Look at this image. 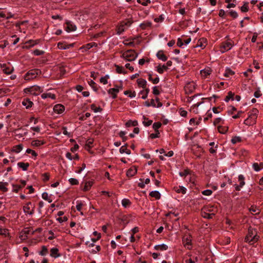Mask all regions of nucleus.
Wrapping results in <instances>:
<instances>
[{"label":"nucleus","mask_w":263,"mask_h":263,"mask_svg":"<svg viewBox=\"0 0 263 263\" xmlns=\"http://www.w3.org/2000/svg\"><path fill=\"white\" fill-rule=\"evenodd\" d=\"M161 125L160 122H155L153 125V128L155 132H159L158 129L161 127Z\"/></svg>","instance_id":"37998d69"},{"label":"nucleus","mask_w":263,"mask_h":263,"mask_svg":"<svg viewBox=\"0 0 263 263\" xmlns=\"http://www.w3.org/2000/svg\"><path fill=\"white\" fill-rule=\"evenodd\" d=\"M182 241L184 244V246L192 245V240L190 236H184L182 239Z\"/></svg>","instance_id":"2eb2a0df"},{"label":"nucleus","mask_w":263,"mask_h":263,"mask_svg":"<svg viewBox=\"0 0 263 263\" xmlns=\"http://www.w3.org/2000/svg\"><path fill=\"white\" fill-rule=\"evenodd\" d=\"M202 194L205 196H210L212 194V191L211 190H205L202 192Z\"/></svg>","instance_id":"052dcab7"},{"label":"nucleus","mask_w":263,"mask_h":263,"mask_svg":"<svg viewBox=\"0 0 263 263\" xmlns=\"http://www.w3.org/2000/svg\"><path fill=\"white\" fill-rule=\"evenodd\" d=\"M240 9L242 12H246L248 11L249 8L248 6V3H245L241 7Z\"/></svg>","instance_id":"3c124183"},{"label":"nucleus","mask_w":263,"mask_h":263,"mask_svg":"<svg viewBox=\"0 0 263 263\" xmlns=\"http://www.w3.org/2000/svg\"><path fill=\"white\" fill-rule=\"evenodd\" d=\"M127 144H125L124 146H122L120 148V152L121 154L126 153L127 155H129L130 154V151L127 148Z\"/></svg>","instance_id":"412c9836"},{"label":"nucleus","mask_w":263,"mask_h":263,"mask_svg":"<svg viewBox=\"0 0 263 263\" xmlns=\"http://www.w3.org/2000/svg\"><path fill=\"white\" fill-rule=\"evenodd\" d=\"M22 104L26 106V108H29L32 107L33 103L29 99L26 98L24 99L22 102Z\"/></svg>","instance_id":"ddd939ff"},{"label":"nucleus","mask_w":263,"mask_h":263,"mask_svg":"<svg viewBox=\"0 0 263 263\" xmlns=\"http://www.w3.org/2000/svg\"><path fill=\"white\" fill-rule=\"evenodd\" d=\"M138 54L134 50H127L122 54V57L128 61H133L137 58Z\"/></svg>","instance_id":"7ed1b4c3"},{"label":"nucleus","mask_w":263,"mask_h":263,"mask_svg":"<svg viewBox=\"0 0 263 263\" xmlns=\"http://www.w3.org/2000/svg\"><path fill=\"white\" fill-rule=\"evenodd\" d=\"M205 42L206 39L204 38H201L200 40H198V43L197 45L194 47V48H196L197 47H200L202 48H204L205 47Z\"/></svg>","instance_id":"4468645a"},{"label":"nucleus","mask_w":263,"mask_h":263,"mask_svg":"<svg viewBox=\"0 0 263 263\" xmlns=\"http://www.w3.org/2000/svg\"><path fill=\"white\" fill-rule=\"evenodd\" d=\"M59 71L60 72V74L61 76H63L66 73V69L65 67L64 66H61L59 67Z\"/></svg>","instance_id":"0e129e2a"},{"label":"nucleus","mask_w":263,"mask_h":263,"mask_svg":"<svg viewBox=\"0 0 263 263\" xmlns=\"http://www.w3.org/2000/svg\"><path fill=\"white\" fill-rule=\"evenodd\" d=\"M26 152L28 154H31L32 156L34 157H36L37 155V153L34 151L30 148L27 149Z\"/></svg>","instance_id":"4d7b16f0"},{"label":"nucleus","mask_w":263,"mask_h":263,"mask_svg":"<svg viewBox=\"0 0 263 263\" xmlns=\"http://www.w3.org/2000/svg\"><path fill=\"white\" fill-rule=\"evenodd\" d=\"M93 142V140L92 139H89L86 141V145L89 147H91Z\"/></svg>","instance_id":"69168bd1"},{"label":"nucleus","mask_w":263,"mask_h":263,"mask_svg":"<svg viewBox=\"0 0 263 263\" xmlns=\"http://www.w3.org/2000/svg\"><path fill=\"white\" fill-rule=\"evenodd\" d=\"M22 188L21 185H13V192L17 193L20 189Z\"/></svg>","instance_id":"bf43d9fd"},{"label":"nucleus","mask_w":263,"mask_h":263,"mask_svg":"<svg viewBox=\"0 0 263 263\" xmlns=\"http://www.w3.org/2000/svg\"><path fill=\"white\" fill-rule=\"evenodd\" d=\"M58 249L57 248H53L51 249L50 256L57 258L60 256V254L58 253Z\"/></svg>","instance_id":"dca6fc26"},{"label":"nucleus","mask_w":263,"mask_h":263,"mask_svg":"<svg viewBox=\"0 0 263 263\" xmlns=\"http://www.w3.org/2000/svg\"><path fill=\"white\" fill-rule=\"evenodd\" d=\"M258 238L256 230L250 227L248 229V233L246 236L245 240L246 242H248L250 245H252L258 240Z\"/></svg>","instance_id":"f257e3e1"},{"label":"nucleus","mask_w":263,"mask_h":263,"mask_svg":"<svg viewBox=\"0 0 263 263\" xmlns=\"http://www.w3.org/2000/svg\"><path fill=\"white\" fill-rule=\"evenodd\" d=\"M232 44L229 42H223L221 44V52H224L231 49L232 47Z\"/></svg>","instance_id":"0eeeda50"},{"label":"nucleus","mask_w":263,"mask_h":263,"mask_svg":"<svg viewBox=\"0 0 263 263\" xmlns=\"http://www.w3.org/2000/svg\"><path fill=\"white\" fill-rule=\"evenodd\" d=\"M44 144V142L39 140H33L31 142V145L33 146H39Z\"/></svg>","instance_id":"7c9ffc66"},{"label":"nucleus","mask_w":263,"mask_h":263,"mask_svg":"<svg viewBox=\"0 0 263 263\" xmlns=\"http://www.w3.org/2000/svg\"><path fill=\"white\" fill-rule=\"evenodd\" d=\"M56 236L54 235V233L52 231H48V238L50 240L53 239Z\"/></svg>","instance_id":"6e6d98bb"},{"label":"nucleus","mask_w":263,"mask_h":263,"mask_svg":"<svg viewBox=\"0 0 263 263\" xmlns=\"http://www.w3.org/2000/svg\"><path fill=\"white\" fill-rule=\"evenodd\" d=\"M177 193H181L184 194L186 193V188L183 186H180L179 189L176 190Z\"/></svg>","instance_id":"5fc2aeb1"},{"label":"nucleus","mask_w":263,"mask_h":263,"mask_svg":"<svg viewBox=\"0 0 263 263\" xmlns=\"http://www.w3.org/2000/svg\"><path fill=\"white\" fill-rule=\"evenodd\" d=\"M253 167L256 172H258L261 170L259 164L257 163H254L253 164Z\"/></svg>","instance_id":"13d9d810"},{"label":"nucleus","mask_w":263,"mask_h":263,"mask_svg":"<svg viewBox=\"0 0 263 263\" xmlns=\"http://www.w3.org/2000/svg\"><path fill=\"white\" fill-rule=\"evenodd\" d=\"M17 165L24 171H27L29 166V164L28 163H24L23 162L17 163Z\"/></svg>","instance_id":"f3484780"},{"label":"nucleus","mask_w":263,"mask_h":263,"mask_svg":"<svg viewBox=\"0 0 263 263\" xmlns=\"http://www.w3.org/2000/svg\"><path fill=\"white\" fill-rule=\"evenodd\" d=\"M23 234H26L27 236L28 235H32L34 233V231L29 228H26L22 231Z\"/></svg>","instance_id":"6ab92c4d"},{"label":"nucleus","mask_w":263,"mask_h":263,"mask_svg":"<svg viewBox=\"0 0 263 263\" xmlns=\"http://www.w3.org/2000/svg\"><path fill=\"white\" fill-rule=\"evenodd\" d=\"M65 109V107L62 104H57L53 107V110L58 114L62 113Z\"/></svg>","instance_id":"9d476101"},{"label":"nucleus","mask_w":263,"mask_h":263,"mask_svg":"<svg viewBox=\"0 0 263 263\" xmlns=\"http://www.w3.org/2000/svg\"><path fill=\"white\" fill-rule=\"evenodd\" d=\"M137 169L136 168H130L129 170H128L126 175L128 177H132L134 176L136 173H137Z\"/></svg>","instance_id":"4be33fe9"},{"label":"nucleus","mask_w":263,"mask_h":263,"mask_svg":"<svg viewBox=\"0 0 263 263\" xmlns=\"http://www.w3.org/2000/svg\"><path fill=\"white\" fill-rule=\"evenodd\" d=\"M8 183L7 182H0V190H2L4 192H6L8 191V189L6 187V186L8 185Z\"/></svg>","instance_id":"c9c22d12"},{"label":"nucleus","mask_w":263,"mask_h":263,"mask_svg":"<svg viewBox=\"0 0 263 263\" xmlns=\"http://www.w3.org/2000/svg\"><path fill=\"white\" fill-rule=\"evenodd\" d=\"M0 66L2 67H3L4 68L3 69V71L6 73V74H10L12 72V68H8V67H7V68H5V66H6V64H0Z\"/></svg>","instance_id":"c756f323"},{"label":"nucleus","mask_w":263,"mask_h":263,"mask_svg":"<svg viewBox=\"0 0 263 263\" xmlns=\"http://www.w3.org/2000/svg\"><path fill=\"white\" fill-rule=\"evenodd\" d=\"M153 93L155 95H158L160 93L159 90L158 89L157 86H154L153 88Z\"/></svg>","instance_id":"338daca9"},{"label":"nucleus","mask_w":263,"mask_h":263,"mask_svg":"<svg viewBox=\"0 0 263 263\" xmlns=\"http://www.w3.org/2000/svg\"><path fill=\"white\" fill-rule=\"evenodd\" d=\"M119 90L118 88H112L108 90V93L112 96L113 99L117 98V93H118Z\"/></svg>","instance_id":"f8f14e48"},{"label":"nucleus","mask_w":263,"mask_h":263,"mask_svg":"<svg viewBox=\"0 0 263 263\" xmlns=\"http://www.w3.org/2000/svg\"><path fill=\"white\" fill-rule=\"evenodd\" d=\"M148 80L152 81L154 84H157L159 81V78L157 77L156 78H152V75L148 74Z\"/></svg>","instance_id":"79ce46f5"},{"label":"nucleus","mask_w":263,"mask_h":263,"mask_svg":"<svg viewBox=\"0 0 263 263\" xmlns=\"http://www.w3.org/2000/svg\"><path fill=\"white\" fill-rule=\"evenodd\" d=\"M203 103V102H198L197 103H195L194 104L192 107H191V110L193 112H195L196 114H197L198 113V110H197V107L200 105L202 103Z\"/></svg>","instance_id":"bb28decb"},{"label":"nucleus","mask_w":263,"mask_h":263,"mask_svg":"<svg viewBox=\"0 0 263 263\" xmlns=\"http://www.w3.org/2000/svg\"><path fill=\"white\" fill-rule=\"evenodd\" d=\"M48 253V251L47 248H43V249L39 252V254L42 256L46 255Z\"/></svg>","instance_id":"864d4df0"},{"label":"nucleus","mask_w":263,"mask_h":263,"mask_svg":"<svg viewBox=\"0 0 263 263\" xmlns=\"http://www.w3.org/2000/svg\"><path fill=\"white\" fill-rule=\"evenodd\" d=\"M168 68H167V66H166L165 65H163L162 66H161L160 65H159L157 67V71L159 73H163L164 72V70H166Z\"/></svg>","instance_id":"a878e982"},{"label":"nucleus","mask_w":263,"mask_h":263,"mask_svg":"<svg viewBox=\"0 0 263 263\" xmlns=\"http://www.w3.org/2000/svg\"><path fill=\"white\" fill-rule=\"evenodd\" d=\"M244 177L242 175H239L238 176V180L240 181L239 185L235 184V190L239 191L240 189L245 185V182L244 181Z\"/></svg>","instance_id":"423d86ee"},{"label":"nucleus","mask_w":263,"mask_h":263,"mask_svg":"<svg viewBox=\"0 0 263 263\" xmlns=\"http://www.w3.org/2000/svg\"><path fill=\"white\" fill-rule=\"evenodd\" d=\"M149 196L152 197L156 198V199H159L161 197V194L159 191H152L149 193Z\"/></svg>","instance_id":"aec40b11"},{"label":"nucleus","mask_w":263,"mask_h":263,"mask_svg":"<svg viewBox=\"0 0 263 263\" xmlns=\"http://www.w3.org/2000/svg\"><path fill=\"white\" fill-rule=\"evenodd\" d=\"M235 72L230 68H227L226 69L224 76L226 77H229L231 76L234 75Z\"/></svg>","instance_id":"e433bc0d"},{"label":"nucleus","mask_w":263,"mask_h":263,"mask_svg":"<svg viewBox=\"0 0 263 263\" xmlns=\"http://www.w3.org/2000/svg\"><path fill=\"white\" fill-rule=\"evenodd\" d=\"M23 147V146L22 144L15 145L13 147L12 151L16 153H18L22 150Z\"/></svg>","instance_id":"f704fd0d"},{"label":"nucleus","mask_w":263,"mask_h":263,"mask_svg":"<svg viewBox=\"0 0 263 263\" xmlns=\"http://www.w3.org/2000/svg\"><path fill=\"white\" fill-rule=\"evenodd\" d=\"M42 196L44 200L48 201L49 203L51 202L52 201L50 198V196H49L46 192L43 193Z\"/></svg>","instance_id":"ea45409f"},{"label":"nucleus","mask_w":263,"mask_h":263,"mask_svg":"<svg viewBox=\"0 0 263 263\" xmlns=\"http://www.w3.org/2000/svg\"><path fill=\"white\" fill-rule=\"evenodd\" d=\"M250 211L253 214V213H254L255 215H258L260 213V210L257 208L256 206H252L250 208Z\"/></svg>","instance_id":"2f4dec72"},{"label":"nucleus","mask_w":263,"mask_h":263,"mask_svg":"<svg viewBox=\"0 0 263 263\" xmlns=\"http://www.w3.org/2000/svg\"><path fill=\"white\" fill-rule=\"evenodd\" d=\"M160 133L159 132H156V133L151 134L149 135V137L151 139H155L156 138H158L159 137Z\"/></svg>","instance_id":"680f3d73"},{"label":"nucleus","mask_w":263,"mask_h":263,"mask_svg":"<svg viewBox=\"0 0 263 263\" xmlns=\"http://www.w3.org/2000/svg\"><path fill=\"white\" fill-rule=\"evenodd\" d=\"M151 25H152L151 22L146 21V22H143V23H141L140 24V26L142 29H145L147 27H151Z\"/></svg>","instance_id":"72a5a7b5"},{"label":"nucleus","mask_w":263,"mask_h":263,"mask_svg":"<svg viewBox=\"0 0 263 263\" xmlns=\"http://www.w3.org/2000/svg\"><path fill=\"white\" fill-rule=\"evenodd\" d=\"M258 112V110L256 108H253L249 112V117L245 120L244 124L249 126L255 124Z\"/></svg>","instance_id":"f03ea898"},{"label":"nucleus","mask_w":263,"mask_h":263,"mask_svg":"<svg viewBox=\"0 0 263 263\" xmlns=\"http://www.w3.org/2000/svg\"><path fill=\"white\" fill-rule=\"evenodd\" d=\"M138 123L137 120H129L126 123L125 125L126 127H129L130 126H136L138 125Z\"/></svg>","instance_id":"cd10ccee"},{"label":"nucleus","mask_w":263,"mask_h":263,"mask_svg":"<svg viewBox=\"0 0 263 263\" xmlns=\"http://www.w3.org/2000/svg\"><path fill=\"white\" fill-rule=\"evenodd\" d=\"M67 26L65 28V30L67 32H69L71 31H73L76 30V26L73 25L71 22L67 21L66 22Z\"/></svg>","instance_id":"6e6552de"},{"label":"nucleus","mask_w":263,"mask_h":263,"mask_svg":"<svg viewBox=\"0 0 263 263\" xmlns=\"http://www.w3.org/2000/svg\"><path fill=\"white\" fill-rule=\"evenodd\" d=\"M229 14H230V15L232 17H233V18H235L237 17V16H238V14H237V13L236 11H232H232H230Z\"/></svg>","instance_id":"774afa93"},{"label":"nucleus","mask_w":263,"mask_h":263,"mask_svg":"<svg viewBox=\"0 0 263 263\" xmlns=\"http://www.w3.org/2000/svg\"><path fill=\"white\" fill-rule=\"evenodd\" d=\"M31 205L32 204L31 202H28L27 203L26 205L23 207V210L25 213L28 214L29 215H32L33 214V209L30 210V205Z\"/></svg>","instance_id":"1a4fd4ad"},{"label":"nucleus","mask_w":263,"mask_h":263,"mask_svg":"<svg viewBox=\"0 0 263 263\" xmlns=\"http://www.w3.org/2000/svg\"><path fill=\"white\" fill-rule=\"evenodd\" d=\"M0 235H3L5 237L9 236V233L8 232V230L6 229H1Z\"/></svg>","instance_id":"a18cd8bd"},{"label":"nucleus","mask_w":263,"mask_h":263,"mask_svg":"<svg viewBox=\"0 0 263 263\" xmlns=\"http://www.w3.org/2000/svg\"><path fill=\"white\" fill-rule=\"evenodd\" d=\"M130 203L131 202H130L129 200L125 198L122 200V204L124 208H127L130 204Z\"/></svg>","instance_id":"c03bdc74"},{"label":"nucleus","mask_w":263,"mask_h":263,"mask_svg":"<svg viewBox=\"0 0 263 263\" xmlns=\"http://www.w3.org/2000/svg\"><path fill=\"white\" fill-rule=\"evenodd\" d=\"M115 66L116 67V71L117 73H124V74H125L127 73V71L124 70L123 67L119 66L117 65H115Z\"/></svg>","instance_id":"473e14b6"},{"label":"nucleus","mask_w":263,"mask_h":263,"mask_svg":"<svg viewBox=\"0 0 263 263\" xmlns=\"http://www.w3.org/2000/svg\"><path fill=\"white\" fill-rule=\"evenodd\" d=\"M90 108L95 112H101L102 110V108L100 107H96L94 104L91 105Z\"/></svg>","instance_id":"a19ab883"},{"label":"nucleus","mask_w":263,"mask_h":263,"mask_svg":"<svg viewBox=\"0 0 263 263\" xmlns=\"http://www.w3.org/2000/svg\"><path fill=\"white\" fill-rule=\"evenodd\" d=\"M218 132L221 134H225L228 130V127L219 126L218 127Z\"/></svg>","instance_id":"4c0bfd02"},{"label":"nucleus","mask_w":263,"mask_h":263,"mask_svg":"<svg viewBox=\"0 0 263 263\" xmlns=\"http://www.w3.org/2000/svg\"><path fill=\"white\" fill-rule=\"evenodd\" d=\"M241 141V139L240 137L235 136L233 137L232 140L231 142L233 144H236L237 142H239Z\"/></svg>","instance_id":"8fccbe9b"},{"label":"nucleus","mask_w":263,"mask_h":263,"mask_svg":"<svg viewBox=\"0 0 263 263\" xmlns=\"http://www.w3.org/2000/svg\"><path fill=\"white\" fill-rule=\"evenodd\" d=\"M41 97L43 99H46V98H51L53 100L55 99V95L51 93H43L41 95Z\"/></svg>","instance_id":"5701e85b"},{"label":"nucleus","mask_w":263,"mask_h":263,"mask_svg":"<svg viewBox=\"0 0 263 263\" xmlns=\"http://www.w3.org/2000/svg\"><path fill=\"white\" fill-rule=\"evenodd\" d=\"M92 184H93L92 181H89L85 182V185L83 188V191H87L89 190L91 188V186L92 185Z\"/></svg>","instance_id":"b1692460"},{"label":"nucleus","mask_w":263,"mask_h":263,"mask_svg":"<svg viewBox=\"0 0 263 263\" xmlns=\"http://www.w3.org/2000/svg\"><path fill=\"white\" fill-rule=\"evenodd\" d=\"M185 88L186 91L189 90L190 92H192L195 89L194 84L189 83L185 86Z\"/></svg>","instance_id":"393cba45"},{"label":"nucleus","mask_w":263,"mask_h":263,"mask_svg":"<svg viewBox=\"0 0 263 263\" xmlns=\"http://www.w3.org/2000/svg\"><path fill=\"white\" fill-rule=\"evenodd\" d=\"M211 73V70L210 68H205L200 71L201 76L204 78H206L208 76L210 75Z\"/></svg>","instance_id":"a211bd4d"},{"label":"nucleus","mask_w":263,"mask_h":263,"mask_svg":"<svg viewBox=\"0 0 263 263\" xmlns=\"http://www.w3.org/2000/svg\"><path fill=\"white\" fill-rule=\"evenodd\" d=\"M41 71L37 69H34L29 70L25 76L26 80H30L36 77L37 76L41 74Z\"/></svg>","instance_id":"20e7f679"},{"label":"nucleus","mask_w":263,"mask_h":263,"mask_svg":"<svg viewBox=\"0 0 263 263\" xmlns=\"http://www.w3.org/2000/svg\"><path fill=\"white\" fill-rule=\"evenodd\" d=\"M29 91L31 94L37 96L42 92L43 90V88L40 86H33L29 88Z\"/></svg>","instance_id":"39448f33"},{"label":"nucleus","mask_w":263,"mask_h":263,"mask_svg":"<svg viewBox=\"0 0 263 263\" xmlns=\"http://www.w3.org/2000/svg\"><path fill=\"white\" fill-rule=\"evenodd\" d=\"M124 30L125 28L124 24L123 23H121V25L117 29V34H118L119 35L121 34L122 32L124 31Z\"/></svg>","instance_id":"de8ad7c7"},{"label":"nucleus","mask_w":263,"mask_h":263,"mask_svg":"<svg viewBox=\"0 0 263 263\" xmlns=\"http://www.w3.org/2000/svg\"><path fill=\"white\" fill-rule=\"evenodd\" d=\"M133 22L131 19H127L124 21L122 22L121 23H123L124 26L128 27L131 25Z\"/></svg>","instance_id":"09e8293b"},{"label":"nucleus","mask_w":263,"mask_h":263,"mask_svg":"<svg viewBox=\"0 0 263 263\" xmlns=\"http://www.w3.org/2000/svg\"><path fill=\"white\" fill-rule=\"evenodd\" d=\"M88 83L94 91H97L98 90V88L96 86V83L93 80H90V81L88 82Z\"/></svg>","instance_id":"49530a36"},{"label":"nucleus","mask_w":263,"mask_h":263,"mask_svg":"<svg viewBox=\"0 0 263 263\" xmlns=\"http://www.w3.org/2000/svg\"><path fill=\"white\" fill-rule=\"evenodd\" d=\"M69 181L71 185H77L79 184V181L75 178H70Z\"/></svg>","instance_id":"603ef678"},{"label":"nucleus","mask_w":263,"mask_h":263,"mask_svg":"<svg viewBox=\"0 0 263 263\" xmlns=\"http://www.w3.org/2000/svg\"><path fill=\"white\" fill-rule=\"evenodd\" d=\"M157 57L162 61H166L167 57L164 54L163 50H159L157 53Z\"/></svg>","instance_id":"9b49d317"},{"label":"nucleus","mask_w":263,"mask_h":263,"mask_svg":"<svg viewBox=\"0 0 263 263\" xmlns=\"http://www.w3.org/2000/svg\"><path fill=\"white\" fill-rule=\"evenodd\" d=\"M137 83L139 86L142 87L143 88L145 87L146 85V81L143 79H139L137 80Z\"/></svg>","instance_id":"c85d7f7f"},{"label":"nucleus","mask_w":263,"mask_h":263,"mask_svg":"<svg viewBox=\"0 0 263 263\" xmlns=\"http://www.w3.org/2000/svg\"><path fill=\"white\" fill-rule=\"evenodd\" d=\"M44 52L42 50H40L39 49H35L33 51V53L35 55H41L43 54Z\"/></svg>","instance_id":"e2e57ef3"},{"label":"nucleus","mask_w":263,"mask_h":263,"mask_svg":"<svg viewBox=\"0 0 263 263\" xmlns=\"http://www.w3.org/2000/svg\"><path fill=\"white\" fill-rule=\"evenodd\" d=\"M234 96V93H233L232 91H229L228 93V95L226 96V98L224 99V101L227 102H228L231 99L233 100V97Z\"/></svg>","instance_id":"58836bf2"}]
</instances>
